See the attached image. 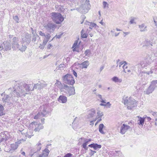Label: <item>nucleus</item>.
<instances>
[{
	"label": "nucleus",
	"mask_w": 157,
	"mask_h": 157,
	"mask_svg": "<svg viewBox=\"0 0 157 157\" xmlns=\"http://www.w3.org/2000/svg\"><path fill=\"white\" fill-rule=\"evenodd\" d=\"M47 84H40L37 83L34 85L33 88H32L31 85L27 84L24 82H18L15 86V90L14 92L16 94V95L18 97L25 96L28 92L31 90H33L34 89H40L42 87L46 86Z\"/></svg>",
	"instance_id": "obj_1"
},
{
	"label": "nucleus",
	"mask_w": 157,
	"mask_h": 157,
	"mask_svg": "<svg viewBox=\"0 0 157 157\" xmlns=\"http://www.w3.org/2000/svg\"><path fill=\"white\" fill-rule=\"evenodd\" d=\"M19 39L16 37H14L12 39V48L14 50L18 49L22 52L25 51L26 49V45L22 44V47H20L19 44Z\"/></svg>",
	"instance_id": "obj_2"
},
{
	"label": "nucleus",
	"mask_w": 157,
	"mask_h": 157,
	"mask_svg": "<svg viewBox=\"0 0 157 157\" xmlns=\"http://www.w3.org/2000/svg\"><path fill=\"white\" fill-rule=\"evenodd\" d=\"M17 83H16L13 88L14 89V90L12 93V94H10L11 95H9L7 94H4V93H3L2 94V96H3L4 95V97L2 98V100L4 103H6L7 102L8 104L9 105H10L11 104H12L11 101L13 99V97H15V96H17L16 95V93H14V91L15 90V86L16 84Z\"/></svg>",
	"instance_id": "obj_3"
},
{
	"label": "nucleus",
	"mask_w": 157,
	"mask_h": 157,
	"mask_svg": "<svg viewBox=\"0 0 157 157\" xmlns=\"http://www.w3.org/2000/svg\"><path fill=\"white\" fill-rule=\"evenodd\" d=\"M52 20L56 24H60L64 19L63 17L59 13H52L51 15Z\"/></svg>",
	"instance_id": "obj_4"
},
{
	"label": "nucleus",
	"mask_w": 157,
	"mask_h": 157,
	"mask_svg": "<svg viewBox=\"0 0 157 157\" xmlns=\"http://www.w3.org/2000/svg\"><path fill=\"white\" fill-rule=\"evenodd\" d=\"M39 109L40 111L34 116V119H37L43 117H45L47 113V108L46 105L40 106Z\"/></svg>",
	"instance_id": "obj_5"
},
{
	"label": "nucleus",
	"mask_w": 157,
	"mask_h": 157,
	"mask_svg": "<svg viewBox=\"0 0 157 157\" xmlns=\"http://www.w3.org/2000/svg\"><path fill=\"white\" fill-rule=\"evenodd\" d=\"M63 90H64L63 92L69 96L75 94V89L73 86H69L67 85H64Z\"/></svg>",
	"instance_id": "obj_6"
},
{
	"label": "nucleus",
	"mask_w": 157,
	"mask_h": 157,
	"mask_svg": "<svg viewBox=\"0 0 157 157\" xmlns=\"http://www.w3.org/2000/svg\"><path fill=\"white\" fill-rule=\"evenodd\" d=\"M43 26L47 31L50 33L53 32L56 27V25L51 21L45 23Z\"/></svg>",
	"instance_id": "obj_7"
},
{
	"label": "nucleus",
	"mask_w": 157,
	"mask_h": 157,
	"mask_svg": "<svg viewBox=\"0 0 157 157\" xmlns=\"http://www.w3.org/2000/svg\"><path fill=\"white\" fill-rule=\"evenodd\" d=\"M63 79L65 83L71 85H73L75 82L72 76L69 74H67L63 76Z\"/></svg>",
	"instance_id": "obj_8"
},
{
	"label": "nucleus",
	"mask_w": 157,
	"mask_h": 157,
	"mask_svg": "<svg viewBox=\"0 0 157 157\" xmlns=\"http://www.w3.org/2000/svg\"><path fill=\"white\" fill-rule=\"evenodd\" d=\"M11 49V45L9 42H4L0 45V51H7Z\"/></svg>",
	"instance_id": "obj_9"
},
{
	"label": "nucleus",
	"mask_w": 157,
	"mask_h": 157,
	"mask_svg": "<svg viewBox=\"0 0 157 157\" xmlns=\"http://www.w3.org/2000/svg\"><path fill=\"white\" fill-rule=\"evenodd\" d=\"M31 35L30 34L26 33L21 35L22 44L25 43L26 44H29L31 42Z\"/></svg>",
	"instance_id": "obj_10"
},
{
	"label": "nucleus",
	"mask_w": 157,
	"mask_h": 157,
	"mask_svg": "<svg viewBox=\"0 0 157 157\" xmlns=\"http://www.w3.org/2000/svg\"><path fill=\"white\" fill-rule=\"evenodd\" d=\"M153 60H154V59H151L150 56H148L147 58L141 61L140 63L143 67L145 68L148 66Z\"/></svg>",
	"instance_id": "obj_11"
},
{
	"label": "nucleus",
	"mask_w": 157,
	"mask_h": 157,
	"mask_svg": "<svg viewBox=\"0 0 157 157\" xmlns=\"http://www.w3.org/2000/svg\"><path fill=\"white\" fill-rule=\"evenodd\" d=\"M30 126L33 128H35L34 131L35 132H39L41 129L43 128V126L40 123H37L36 122H32L30 124Z\"/></svg>",
	"instance_id": "obj_12"
},
{
	"label": "nucleus",
	"mask_w": 157,
	"mask_h": 157,
	"mask_svg": "<svg viewBox=\"0 0 157 157\" xmlns=\"http://www.w3.org/2000/svg\"><path fill=\"white\" fill-rule=\"evenodd\" d=\"M84 6H86L85 4H82L81 5V6L79 8H76V10L78 12L83 13H87L88 10L90 9V4L89 3H88L87 4V7L86 8V9H83V10L82 8H83Z\"/></svg>",
	"instance_id": "obj_13"
},
{
	"label": "nucleus",
	"mask_w": 157,
	"mask_h": 157,
	"mask_svg": "<svg viewBox=\"0 0 157 157\" xmlns=\"http://www.w3.org/2000/svg\"><path fill=\"white\" fill-rule=\"evenodd\" d=\"M131 129V127L126 124H124L121 125L120 128V133L123 135L125 133L126 131Z\"/></svg>",
	"instance_id": "obj_14"
},
{
	"label": "nucleus",
	"mask_w": 157,
	"mask_h": 157,
	"mask_svg": "<svg viewBox=\"0 0 157 157\" xmlns=\"http://www.w3.org/2000/svg\"><path fill=\"white\" fill-rule=\"evenodd\" d=\"M80 139H81L83 141V143L82 145V148H84L86 151L88 149V147L87 146V145L89 144V142L91 140V139H87L84 138H81Z\"/></svg>",
	"instance_id": "obj_15"
},
{
	"label": "nucleus",
	"mask_w": 157,
	"mask_h": 157,
	"mask_svg": "<svg viewBox=\"0 0 157 157\" xmlns=\"http://www.w3.org/2000/svg\"><path fill=\"white\" fill-rule=\"evenodd\" d=\"M123 64H124V65L123 66V68L124 69L123 71L125 73H126L127 72H131V71L130 69H128L127 71H126V69L128 68V66H127V63L125 61H122L120 62V63L119 67H121V65H122Z\"/></svg>",
	"instance_id": "obj_16"
},
{
	"label": "nucleus",
	"mask_w": 157,
	"mask_h": 157,
	"mask_svg": "<svg viewBox=\"0 0 157 157\" xmlns=\"http://www.w3.org/2000/svg\"><path fill=\"white\" fill-rule=\"evenodd\" d=\"M127 106V108L128 109H131L132 108L136 106V101L134 99L131 98Z\"/></svg>",
	"instance_id": "obj_17"
},
{
	"label": "nucleus",
	"mask_w": 157,
	"mask_h": 157,
	"mask_svg": "<svg viewBox=\"0 0 157 157\" xmlns=\"http://www.w3.org/2000/svg\"><path fill=\"white\" fill-rule=\"evenodd\" d=\"M88 146L90 147L93 148L95 150H98L101 147V146L97 144L93 143L88 145Z\"/></svg>",
	"instance_id": "obj_18"
},
{
	"label": "nucleus",
	"mask_w": 157,
	"mask_h": 157,
	"mask_svg": "<svg viewBox=\"0 0 157 157\" xmlns=\"http://www.w3.org/2000/svg\"><path fill=\"white\" fill-rule=\"evenodd\" d=\"M58 101L60 102L65 103L67 101V98L65 96L60 95L58 98Z\"/></svg>",
	"instance_id": "obj_19"
},
{
	"label": "nucleus",
	"mask_w": 157,
	"mask_h": 157,
	"mask_svg": "<svg viewBox=\"0 0 157 157\" xmlns=\"http://www.w3.org/2000/svg\"><path fill=\"white\" fill-rule=\"evenodd\" d=\"M55 86H56L59 88L61 90V92H63L64 89V86H63L61 82L57 80H56V82L55 84Z\"/></svg>",
	"instance_id": "obj_20"
},
{
	"label": "nucleus",
	"mask_w": 157,
	"mask_h": 157,
	"mask_svg": "<svg viewBox=\"0 0 157 157\" xmlns=\"http://www.w3.org/2000/svg\"><path fill=\"white\" fill-rule=\"evenodd\" d=\"M41 144L40 142L36 144V148H34L33 149H32V151L35 153L39 151L40 150L41 148Z\"/></svg>",
	"instance_id": "obj_21"
},
{
	"label": "nucleus",
	"mask_w": 157,
	"mask_h": 157,
	"mask_svg": "<svg viewBox=\"0 0 157 157\" xmlns=\"http://www.w3.org/2000/svg\"><path fill=\"white\" fill-rule=\"evenodd\" d=\"M137 66L138 67V71L139 72H140V75L141 77L143 75V74H144V71H143L142 72H141L142 69L144 68V67H143L142 65L141 64V63H140V64H138L137 65Z\"/></svg>",
	"instance_id": "obj_22"
},
{
	"label": "nucleus",
	"mask_w": 157,
	"mask_h": 157,
	"mask_svg": "<svg viewBox=\"0 0 157 157\" xmlns=\"http://www.w3.org/2000/svg\"><path fill=\"white\" fill-rule=\"evenodd\" d=\"M89 63L88 61H86L80 64V67L82 68H86L89 65Z\"/></svg>",
	"instance_id": "obj_23"
},
{
	"label": "nucleus",
	"mask_w": 157,
	"mask_h": 157,
	"mask_svg": "<svg viewBox=\"0 0 157 157\" xmlns=\"http://www.w3.org/2000/svg\"><path fill=\"white\" fill-rule=\"evenodd\" d=\"M131 98V97H124L123 101H124V104L128 106Z\"/></svg>",
	"instance_id": "obj_24"
},
{
	"label": "nucleus",
	"mask_w": 157,
	"mask_h": 157,
	"mask_svg": "<svg viewBox=\"0 0 157 157\" xmlns=\"http://www.w3.org/2000/svg\"><path fill=\"white\" fill-rule=\"evenodd\" d=\"M139 28L140 29L141 32H144L147 31V27L145 26L144 24H142L139 25Z\"/></svg>",
	"instance_id": "obj_25"
},
{
	"label": "nucleus",
	"mask_w": 157,
	"mask_h": 157,
	"mask_svg": "<svg viewBox=\"0 0 157 157\" xmlns=\"http://www.w3.org/2000/svg\"><path fill=\"white\" fill-rule=\"evenodd\" d=\"M96 114V111L94 109H92L90 111L89 114L88 116L89 118L93 117Z\"/></svg>",
	"instance_id": "obj_26"
},
{
	"label": "nucleus",
	"mask_w": 157,
	"mask_h": 157,
	"mask_svg": "<svg viewBox=\"0 0 157 157\" xmlns=\"http://www.w3.org/2000/svg\"><path fill=\"white\" fill-rule=\"evenodd\" d=\"M20 144L19 141L15 142V143L12 144L11 145V148L13 150H15L17 149L18 147V145Z\"/></svg>",
	"instance_id": "obj_27"
},
{
	"label": "nucleus",
	"mask_w": 157,
	"mask_h": 157,
	"mask_svg": "<svg viewBox=\"0 0 157 157\" xmlns=\"http://www.w3.org/2000/svg\"><path fill=\"white\" fill-rule=\"evenodd\" d=\"M112 80L115 82H119L120 83L122 82V80L121 78H119L117 76H114L113 77L112 79Z\"/></svg>",
	"instance_id": "obj_28"
},
{
	"label": "nucleus",
	"mask_w": 157,
	"mask_h": 157,
	"mask_svg": "<svg viewBox=\"0 0 157 157\" xmlns=\"http://www.w3.org/2000/svg\"><path fill=\"white\" fill-rule=\"evenodd\" d=\"M138 117L139 118V120H138V121H139V122L138 123V124L140 125H141L142 126H143V124H144L145 118L141 117Z\"/></svg>",
	"instance_id": "obj_29"
},
{
	"label": "nucleus",
	"mask_w": 157,
	"mask_h": 157,
	"mask_svg": "<svg viewBox=\"0 0 157 157\" xmlns=\"http://www.w3.org/2000/svg\"><path fill=\"white\" fill-rule=\"evenodd\" d=\"M155 89L152 88V87L150 85L146 90V94H149L151 93Z\"/></svg>",
	"instance_id": "obj_30"
},
{
	"label": "nucleus",
	"mask_w": 157,
	"mask_h": 157,
	"mask_svg": "<svg viewBox=\"0 0 157 157\" xmlns=\"http://www.w3.org/2000/svg\"><path fill=\"white\" fill-rule=\"evenodd\" d=\"M104 126L102 124H99V132L102 134H105V132L103 131V128Z\"/></svg>",
	"instance_id": "obj_31"
},
{
	"label": "nucleus",
	"mask_w": 157,
	"mask_h": 157,
	"mask_svg": "<svg viewBox=\"0 0 157 157\" xmlns=\"http://www.w3.org/2000/svg\"><path fill=\"white\" fill-rule=\"evenodd\" d=\"M73 50L74 52L76 51L78 52L79 51V49L78 47L77 43H75L73 45Z\"/></svg>",
	"instance_id": "obj_32"
},
{
	"label": "nucleus",
	"mask_w": 157,
	"mask_h": 157,
	"mask_svg": "<svg viewBox=\"0 0 157 157\" xmlns=\"http://www.w3.org/2000/svg\"><path fill=\"white\" fill-rule=\"evenodd\" d=\"M150 86L155 89L156 87H157V80L152 81L151 83Z\"/></svg>",
	"instance_id": "obj_33"
},
{
	"label": "nucleus",
	"mask_w": 157,
	"mask_h": 157,
	"mask_svg": "<svg viewBox=\"0 0 157 157\" xmlns=\"http://www.w3.org/2000/svg\"><path fill=\"white\" fill-rule=\"evenodd\" d=\"M49 151L48 149H45L42 153L44 157H47L49 153Z\"/></svg>",
	"instance_id": "obj_34"
},
{
	"label": "nucleus",
	"mask_w": 157,
	"mask_h": 157,
	"mask_svg": "<svg viewBox=\"0 0 157 157\" xmlns=\"http://www.w3.org/2000/svg\"><path fill=\"white\" fill-rule=\"evenodd\" d=\"M2 135L3 136H2V138L0 140V142L4 141H6L8 138V136L6 135V134H3Z\"/></svg>",
	"instance_id": "obj_35"
},
{
	"label": "nucleus",
	"mask_w": 157,
	"mask_h": 157,
	"mask_svg": "<svg viewBox=\"0 0 157 157\" xmlns=\"http://www.w3.org/2000/svg\"><path fill=\"white\" fill-rule=\"evenodd\" d=\"M116 156H118L119 157H124L123 155L122 154L121 152L120 151H116L114 153Z\"/></svg>",
	"instance_id": "obj_36"
},
{
	"label": "nucleus",
	"mask_w": 157,
	"mask_h": 157,
	"mask_svg": "<svg viewBox=\"0 0 157 157\" xmlns=\"http://www.w3.org/2000/svg\"><path fill=\"white\" fill-rule=\"evenodd\" d=\"M4 109L2 105H0V116H2L5 114L4 112Z\"/></svg>",
	"instance_id": "obj_37"
},
{
	"label": "nucleus",
	"mask_w": 157,
	"mask_h": 157,
	"mask_svg": "<svg viewBox=\"0 0 157 157\" xmlns=\"http://www.w3.org/2000/svg\"><path fill=\"white\" fill-rule=\"evenodd\" d=\"M97 114L98 115L94 120V121H96V120L98 118L101 117L103 115V113L102 112L101 113L100 111H98L97 113Z\"/></svg>",
	"instance_id": "obj_38"
},
{
	"label": "nucleus",
	"mask_w": 157,
	"mask_h": 157,
	"mask_svg": "<svg viewBox=\"0 0 157 157\" xmlns=\"http://www.w3.org/2000/svg\"><path fill=\"white\" fill-rule=\"evenodd\" d=\"M84 31L82 29L81 31V37L82 38H87V34L84 33Z\"/></svg>",
	"instance_id": "obj_39"
},
{
	"label": "nucleus",
	"mask_w": 157,
	"mask_h": 157,
	"mask_svg": "<svg viewBox=\"0 0 157 157\" xmlns=\"http://www.w3.org/2000/svg\"><path fill=\"white\" fill-rule=\"evenodd\" d=\"M144 44L145 45L147 46L150 45L152 46V44L151 43V41L148 40H146L144 41Z\"/></svg>",
	"instance_id": "obj_40"
},
{
	"label": "nucleus",
	"mask_w": 157,
	"mask_h": 157,
	"mask_svg": "<svg viewBox=\"0 0 157 157\" xmlns=\"http://www.w3.org/2000/svg\"><path fill=\"white\" fill-rule=\"evenodd\" d=\"M88 23V25H90L89 28L92 29L96 25V24L93 23H90L89 22H87Z\"/></svg>",
	"instance_id": "obj_41"
},
{
	"label": "nucleus",
	"mask_w": 157,
	"mask_h": 157,
	"mask_svg": "<svg viewBox=\"0 0 157 157\" xmlns=\"http://www.w3.org/2000/svg\"><path fill=\"white\" fill-rule=\"evenodd\" d=\"M66 66L64 63L60 64L59 66V69L60 70H64Z\"/></svg>",
	"instance_id": "obj_42"
},
{
	"label": "nucleus",
	"mask_w": 157,
	"mask_h": 157,
	"mask_svg": "<svg viewBox=\"0 0 157 157\" xmlns=\"http://www.w3.org/2000/svg\"><path fill=\"white\" fill-rule=\"evenodd\" d=\"M38 35L36 33H34L33 35L32 41L35 42L36 41V37L38 36Z\"/></svg>",
	"instance_id": "obj_43"
},
{
	"label": "nucleus",
	"mask_w": 157,
	"mask_h": 157,
	"mask_svg": "<svg viewBox=\"0 0 157 157\" xmlns=\"http://www.w3.org/2000/svg\"><path fill=\"white\" fill-rule=\"evenodd\" d=\"M85 56H89L90 54V51L89 49L86 50L84 52Z\"/></svg>",
	"instance_id": "obj_44"
},
{
	"label": "nucleus",
	"mask_w": 157,
	"mask_h": 157,
	"mask_svg": "<svg viewBox=\"0 0 157 157\" xmlns=\"http://www.w3.org/2000/svg\"><path fill=\"white\" fill-rule=\"evenodd\" d=\"M155 69L153 68H151L150 71L149 72H144V74L146 73L148 75H150L151 74H152L154 72V71H155Z\"/></svg>",
	"instance_id": "obj_45"
},
{
	"label": "nucleus",
	"mask_w": 157,
	"mask_h": 157,
	"mask_svg": "<svg viewBox=\"0 0 157 157\" xmlns=\"http://www.w3.org/2000/svg\"><path fill=\"white\" fill-rule=\"evenodd\" d=\"M103 8L104 9H105L106 8H108V3L105 1H104L103 2Z\"/></svg>",
	"instance_id": "obj_46"
},
{
	"label": "nucleus",
	"mask_w": 157,
	"mask_h": 157,
	"mask_svg": "<svg viewBox=\"0 0 157 157\" xmlns=\"http://www.w3.org/2000/svg\"><path fill=\"white\" fill-rule=\"evenodd\" d=\"M151 113L152 115L155 117V120L157 121V112H152Z\"/></svg>",
	"instance_id": "obj_47"
},
{
	"label": "nucleus",
	"mask_w": 157,
	"mask_h": 157,
	"mask_svg": "<svg viewBox=\"0 0 157 157\" xmlns=\"http://www.w3.org/2000/svg\"><path fill=\"white\" fill-rule=\"evenodd\" d=\"M136 19V18L132 17L130 21V23L131 24L133 23L136 24V23L135 22V20Z\"/></svg>",
	"instance_id": "obj_48"
},
{
	"label": "nucleus",
	"mask_w": 157,
	"mask_h": 157,
	"mask_svg": "<svg viewBox=\"0 0 157 157\" xmlns=\"http://www.w3.org/2000/svg\"><path fill=\"white\" fill-rule=\"evenodd\" d=\"M101 99V101L102 103H106V102L102 98L101 95L100 94H98L97 95Z\"/></svg>",
	"instance_id": "obj_49"
},
{
	"label": "nucleus",
	"mask_w": 157,
	"mask_h": 157,
	"mask_svg": "<svg viewBox=\"0 0 157 157\" xmlns=\"http://www.w3.org/2000/svg\"><path fill=\"white\" fill-rule=\"evenodd\" d=\"M45 37V39H47L49 40L51 36L50 35V34L49 33H47L46 35H45V36H44Z\"/></svg>",
	"instance_id": "obj_50"
},
{
	"label": "nucleus",
	"mask_w": 157,
	"mask_h": 157,
	"mask_svg": "<svg viewBox=\"0 0 157 157\" xmlns=\"http://www.w3.org/2000/svg\"><path fill=\"white\" fill-rule=\"evenodd\" d=\"M13 19L16 21L17 23H18L19 19L17 16H15L13 17Z\"/></svg>",
	"instance_id": "obj_51"
},
{
	"label": "nucleus",
	"mask_w": 157,
	"mask_h": 157,
	"mask_svg": "<svg viewBox=\"0 0 157 157\" xmlns=\"http://www.w3.org/2000/svg\"><path fill=\"white\" fill-rule=\"evenodd\" d=\"M88 3H89V1L88 0H86V1L85 2V4H84L86 5V6H84L83 8H82V10H83V9H86V8L87 7V4Z\"/></svg>",
	"instance_id": "obj_52"
},
{
	"label": "nucleus",
	"mask_w": 157,
	"mask_h": 157,
	"mask_svg": "<svg viewBox=\"0 0 157 157\" xmlns=\"http://www.w3.org/2000/svg\"><path fill=\"white\" fill-rule=\"evenodd\" d=\"M155 24V25L157 26V17H154L153 18Z\"/></svg>",
	"instance_id": "obj_53"
},
{
	"label": "nucleus",
	"mask_w": 157,
	"mask_h": 157,
	"mask_svg": "<svg viewBox=\"0 0 157 157\" xmlns=\"http://www.w3.org/2000/svg\"><path fill=\"white\" fill-rule=\"evenodd\" d=\"M39 34L40 36H45V33L42 31H40L39 32Z\"/></svg>",
	"instance_id": "obj_54"
},
{
	"label": "nucleus",
	"mask_w": 157,
	"mask_h": 157,
	"mask_svg": "<svg viewBox=\"0 0 157 157\" xmlns=\"http://www.w3.org/2000/svg\"><path fill=\"white\" fill-rule=\"evenodd\" d=\"M90 155L91 156H92L93 155L94 153H96V151H92L91 150H90Z\"/></svg>",
	"instance_id": "obj_55"
},
{
	"label": "nucleus",
	"mask_w": 157,
	"mask_h": 157,
	"mask_svg": "<svg viewBox=\"0 0 157 157\" xmlns=\"http://www.w3.org/2000/svg\"><path fill=\"white\" fill-rule=\"evenodd\" d=\"M45 46V45L43 44H40L39 47L40 49H43L44 48Z\"/></svg>",
	"instance_id": "obj_56"
},
{
	"label": "nucleus",
	"mask_w": 157,
	"mask_h": 157,
	"mask_svg": "<svg viewBox=\"0 0 157 157\" xmlns=\"http://www.w3.org/2000/svg\"><path fill=\"white\" fill-rule=\"evenodd\" d=\"M48 41V40L44 39L43 40V44L45 45Z\"/></svg>",
	"instance_id": "obj_57"
},
{
	"label": "nucleus",
	"mask_w": 157,
	"mask_h": 157,
	"mask_svg": "<svg viewBox=\"0 0 157 157\" xmlns=\"http://www.w3.org/2000/svg\"><path fill=\"white\" fill-rule=\"evenodd\" d=\"M72 155V154L71 153H69L66 154L64 156V157H70Z\"/></svg>",
	"instance_id": "obj_58"
},
{
	"label": "nucleus",
	"mask_w": 157,
	"mask_h": 157,
	"mask_svg": "<svg viewBox=\"0 0 157 157\" xmlns=\"http://www.w3.org/2000/svg\"><path fill=\"white\" fill-rule=\"evenodd\" d=\"M106 104V106H108V108H110V106L111 105V104H110L109 103V102H107L106 104Z\"/></svg>",
	"instance_id": "obj_59"
},
{
	"label": "nucleus",
	"mask_w": 157,
	"mask_h": 157,
	"mask_svg": "<svg viewBox=\"0 0 157 157\" xmlns=\"http://www.w3.org/2000/svg\"><path fill=\"white\" fill-rule=\"evenodd\" d=\"M52 46V44H49L48 45V49H51V47Z\"/></svg>",
	"instance_id": "obj_60"
},
{
	"label": "nucleus",
	"mask_w": 157,
	"mask_h": 157,
	"mask_svg": "<svg viewBox=\"0 0 157 157\" xmlns=\"http://www.w3.org/2000/svg\"><path fill=\"white\" fill-rule=\"evenodd\" d=\"M61 36H62L61 34L59 35H56L55 37H56V38L59 39V38H60L61 37Z\"/></svg>",
	"instance_id": "obj_61"
},
{
	"label": "nucleus",
	"mask_w": 157,
	"mask_h": 157,
	"mask_svg": "<svg viewBox=\"0 0 157 157\" xmlns=\"http://www.w3.org/2000/svg\"><path fill=\"white\" fill-rule=\"evenodd\" d=\"M115 32V29H113V30H111V32L112 33V36H114V34L113 33H114V32Z\"/></svg>",
	"instance_id": "obj_62"
},
{
	"label": "nucleus",
	"mask_w": 157,
	"mask_h": 157,
	"mask_svg": "<svg viewBox=\"0 0 157 157\" xmlns=\"http://www.w3.org/2000/svg\"><path fill=\"white\" fill-rule=\"evenodd\" d=\"M73 74L74 75V76L75 77H77V73H76V72H75L74 71H73Z\"/></svg>",
	"instance_id": "obj_63"
},
{
	"label": "nucleus",
	"mask_w": 157,
	"mask_h": 157,
	"mask_svg": "<svg viewBox=\"0 0 157 157\" xmlns=\"http://www.w3.org/2000/svg\"><path fill=\"white\" fill-rule=\"evenodd\" d=\"M65 60L67 62V61H69L70 60V58L69 57H67V58L65 59Z\"/></svg>",
	"instance_id": "obj_64"
}]
</instances>
